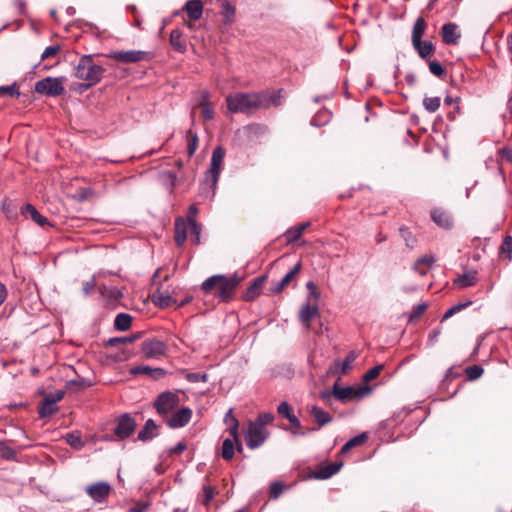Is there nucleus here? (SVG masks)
<instances>
[{
	"label": "nucleus",
	"instance_id": "1",
	"mask_svg": "<svg viewBox=\"0 0 512 512\" xmlns=\"http://www.w3.org/2000/svg\"><path fill=\"white\" fill-rule=\"evenodd\" d=\"M282 90L276 92H237L226 97L227 109L231 113L251 114L260 109L281 105Z\"/></svg>",
	"mask_w": 512,
	"mask_h": 512
},
{
	"label": "nucleus",
	"instance_id": "2",
	"mask_svg": "<svg viewBox=\"0 0 512 512\" xmlns=\"http://www.w3.org/2000/svg\"><path fill=\"white\" fill-rule=\"evenodd\" d=\"M240 279L235 276L213 275L207 278L201 285L205 293H212L222 302H229L236 292Z\"/></svg>",
	"mask_w": 512,
	"mask_h": 512
},
{
	"label": "nucleus",
	"instance_id": "3",
	"mask_svg": "<svg viewBox=\"0 0 512 512\" xmlns=\"http://www.w3.org/2000/svg\"><path fill=\"white\" fill-rule=\"evenodd\" d=\"M105 69L94 62L92 55L82 56L74 68V76L84 81V84H79L83 90H86L97 83L103 77Z\"/></svg>",
	"mask_w": 512,
	"mask_h": 512
},
{
	"label": "nucleus",
	"instance_id": "4",
	"mask_svg": "<svg viewBox=\"0 0 512 512\" xmlns=\"http://www.w3.org/2000/svg\"><path fill=\"white\" fill-rule=\"evenodd\" d=\"M169 279V275H162V269L156 270L152 277L153 285L158 286L157 290L152 295L153 303L160 308H167L176 303V300L172 298L168 293L160 290V286L162 285V281H167Z\"/></svg>",
	"mask_w": 512,
	"mask_h": 512
},
{
	"label": "nucleus",
	"instance_id": "5",
	"mask_svg": "<svg viewBox=\"0 0 512 512\" xmlns=\"http://www.w3.org/2000/svg\"><path fill=\"white\" fill-rule=\"evenodd\" d=\"M63 78L46 77L35 83V92L51 97L60 96L65 92Z\"/></svg>",
	"mask_w": 512,
	"mask_h": 512
},
{
	"label": "nucleus",
	"instance_id": "6",
	"mask_svg": "<svg viewBox=\"0 0 512 512\" xmlns=\"http://www.w3.org/2000/svg\"><path fill=\"white\" fill-rule=\"evenodd\" d=\"M224 157L225 150L220 146L216 147L212 153L210 169L207 171L205 177L206 183H210L213 189H215L217 185Z\"/></svg>",
	"mask_w": 512,
	"mask_h": 512
},
{
	"label": "nucleus",
	"instance_id": "7",
	"mask_svg": "<svg viewBox=\"0 0 512 512\" xmlns=\"http://www.w3.org/2000/svg\"><path fill=\"white\" fill-rule=\"evenodd\" d=\"M167 351V344L156 338L147 339L141 345V352L146 359H158L164 356Z\"/></svg>",
	"mask_w": 512,
	"mask_h": 512
},
{
	"label": "nucleus",
	"instance_id": "8",
	"mask_svg": "<svg viewBox=\"0 0 512 512\" xmlns=\"http://www.w3.org/2000/svg\"><path fill=\"white\" fill-rule=\"evenodd\" d=\"M266 429H262L253 423L249 422L248 427L245 431V441L250 449H256L260 447L268 437Z\"/></svg>",
	"mask_w": 512,
	"mask_h": 512
},
{
	"label": "nucleus",
	"instance_id": "9",
	"mask_svg": "<svg viewBox=\"0 0 512 512\" xmlns=\"http://www.w3.org/2000/svg\"><path fill=\"white\" fill-rule=\"evenodd\" d=\"M107 56L120 63H137L149 59V53L140 50L113 51Z\"/></svg>",
	"mask_w": 512,
	"mask_h": 512
},
{
	"label": "nucleus",
	"instance_id": "10",
	"mask_svg": "<svg viewBox=\"0 0 512 512\" xmlns=\"http://www.w3.org/2000/svg\"><path fill=\"white\" fill-rule=\"evenodd\" d=\"M179 404L178 396L170 391L161 393L156 401L155 408L159 414H168L174 410Z\"/></svg>",
	"mask_w": 512,
	"mask_h": 512
},
{
	"label": "nucleus",
	"instance_id": "11",
	"mask_svg": "<svg viewBox=\"0 0 512 512\" xmlns=\"http://www.w3.org/2000/svg\"><path fill=\"white\" fill-rule=\"evenodd\" d=\"M135 428V420L129 414H124L117 420L114 433L118 438L124 439L130 436L134 432Z\"/></svg>",
	"mask_w": 512,
	"mask_h": 512
},
{
	"label": "nucleus",
	"instance_id": "12",
	"mask_svg": "<svg viewBox=\"0 0 512 512\" xmlns=\"http://www.w3.org/2000/svg\"><path fill=\"white\" fill-rule=\"evenodd\" d=\"M86 493L97 503H101L109 496L111 486L106 482H97L86 487Z\"/></svg>",
	"mask_w": 512,
	"mask_h": 512
},
{
	"label": "nucleus",
	"instance_id": "13",
	"mask_svg": "<svg viewBox=\"0 0 512 512\" xmlns=\"http://www.w3.org/2000/svg\"><path fill=\"white\" fill-rule=\"evenodd\" d=\"M301 263H296L293 268L278 282H275L271 286V292L279 294L284 288H286L300 273Z\"/></svg>",
	"mask_w": 512,
	"mask_h": 512
},
{
	"label": "nucleus",
	"instance_id": "14",
	"mask_svg": "<svg viewBox=\"0 0 512 512\" xmlns=\"http://www.w3.org/2000/svg\"><path fill=\"white\" fill-rule=\"evenodd\" d=\"M130 373L133 375H146L153 380L163 378L166 374L165 370L162 368H153L147 365L134 366L130 369Z\"/></svg>",
	"mask_w": 512,
	"mask_h": 512
},
{
	"label": "nucleus",
	"instance_id": "15",
	"mask_svg": "<svg viewBox=\"0 0 512 512\" xmlns=\"http://www.w3.org/2000/svg\"><path fill=\"white\" fill-rule=\"evenodd\" d=\"M192 417V411L189 408H182L176 411L168 419L167 423L171 428H179L185 426Z\"/></svg>",
	"mask_w": 512,
	"mask_h": 512
},
{
	"label": "nucleus",
	"instance_id": "16",
	"mask_svg": "<svg viewBox=\"0 0 512 512\" xmlns=\"http://www.w3.org/2000/svg\"><path fill=\"white\" fill-rule=\"evenodd\" d=\"M342 462H334L324 466H320L314 471L313 476L316 479H328L335 475L342 467Z\"/></svg>",
	"mask_w": 512,
	"mask_h": 512
},
{
	"label": "nucleus",
	"instance_id": "17",
	"mask_svg": "<svg viewBox=\"0 0 512 512\" xmlns=\"http://www.w3.org/2000/svg\"><path fill=\"white\" fill-rule=\"evenodd\" d=\"M318 308L316 305H311L307 303L302 306L299 314V319L301 323L307 328L310 329L311 320L318 316Z\"/></svg>",
	"mask_w": 512,
	"mask_h": 512
},
{
	"label": "nucleus",
	"instance_id": "18",
	"mask_svg": "<svg viewBox=\"0 0 512 512\" xmlns=\"http://www.w3.org/2000/svg\"><path fill=\"white\" fill-rule=\"evenodd\" d=\"M277 411H278L279 415L286 418L291 423V425L295 428L293 433L294 434L298 433V430L301 427V423H300L299 419L294 414H292L290 405L287 402H281L277 408Z\"/></svg>",
	"mask_w": 512,
	"mask_h": 512
},
{
	"label": "nucleus",
	"instance_id": "19",
	"mask_svg": "<svg viewBox=\"0 0 512 512\" xmlns=\"http://www.w3.org/2000/svg\"><path fill=\"white\" fill-rule=\"evenodd\" d=\"M190 231L189 220L185 221L182 218H178L175 221V241L177 245L181 246L186 238L187 233Z\"/></svg>",
	"mask_w": 512,
	"mask_h": 512
},
{
	"label": "nucleus",
	"instance_id": "20",
	"mask_svg": "<svg viewBox=\"0 0 512 512\" xmlns=\"http://www.w3.org/2000/svg\"><path fill=\"white\" fill-rule=\"evenodd\" d=\"M442 38L447 44H456L460 38L457 25L454 23L444 24L442 27Z\"/></svg>",
	"mask_w": 512,
	"mask_h": 512
},
{
	"label": "nucleus",
	"instance_id": "21",
	"mask_svg": "<svg viewBox=\"0 0 512 512\" xmlns=\"http://www.w3.org/2000/svg\"><path fill=\"white\" fill-rule=\"evenodd\" d=\"M183 9L187 12L191 20L196 21L202 16L203 3L200 0H189L186 2Z\"/></svg>",
	"mask_w": 512,
	"mask_h": 512
},
{
	"label": "nucleus",
	"instance_id": "22",
	"mask_svg": "<svg viewBox=\"0 0 512 512\" xmlns=\"http://www.w3.org/2000/svg\"><path fill=\"white\" fill-rule=\"evenodd\" d=\"M218 493L216 487L211 486L206 479L202 485L201 492L198 494V500L206 507L209 506L215 495Z\"/></svg>",
	"mask_w": 512,
	"mask_h": 512
},
{
	"label": "nucleus",
	"instance_id": "23",
	"mask_svg": "<svg viewBox=\"0 0 512 512\" xmlns=\"http://www.w3.org/2000/svg\"><path fill=\"white\" fill-rule=\"evenodd\" d=\"M199 106L205 120H211L214 117V109L210 103V94L207 91L202 93Z\"/></svg>",
	"mask_w": 512,
	"mask_h": 512
},
{
	"label": "nucleus",
	"instance_id": "24",
	"mask_svg": "<svg viewBox=\"0 0 512 512\" xmlns=\"http://www.w3.org/2000/svg\"><path fill=\"white\" fill-rule=\"evenodd\" d=\"M434 263V258L425 255L419 258L413 265V270L420 275H426Z\"/></svg>",
	"mask_w": 512,
	"mask_h": 512
},
{
	"label": "nucleus",
	"instance_id": "25",
	"mask_svg": "<svg viewBox=\"0 0 512 512\" xmlns=\"http://www.w3.org/2000/svg\"><path fill=\"white\" fill-rule=\"evenodd\" d=\"M433 221L442 228H450L452 226V219L448 213L443 210L435 209L431 213Z\"/></svg>",
	"mask_w": 512,
	"mask_h": 512
},
{
	"label": "nucleus",
	"instance_id": "26",
	"mask_svg": "<svg viewBox=\"0 0 512 512\" xmlns=\"http://www.w3.org/2000/svg\"><path fill=\"white\" fill-rule=\"evenodd\" d=\"M57 409L56 400L51 399L50 397H45L39 406L38 413L40 417L46 418L53 415Z\"/></svg>",
	"mask_w": 512,
	"mask_h": 512
},
{
	"label": "nucleus",
	"instance_id": "27",
	"mask_svg": "<svg viewBox=\"0 0 512 512\" xmlns=\"http://www.w3.org/2000/svg\"><path fill=\"white\" fill-rule=\"evenodd\" d=\"M333 395L339 400H350L357 396V392L352 387L340 388L337 383L333 386Z\"/></svg>",
	"mask_w": 512,
	"mask_h": 512
},
{
	"label": "nucleus",
	"instance_id": "28",
	"mask_svg": "<svg viewBox=\"0 0 512 512\" xmlns=\"http://www.w3.org/2000/svg\"><path fill=\"white\" fill-rule=\"evenodd\" d=\"M157 426L152 419L146 421L144 427L138 434L140 441H147L152 439L156 435Z\"/></svg>",
	"mask_w": 512,
	"mask_h": 512
},
{
	"label": "nucleus",
	"instance_id": "29",
	"mask_svg": "<svg viewBox=\"0 0 512 512\" xmlns=\"http://www.w3.org/2000/svg\"><path fill=\"white\" fill-rule=\"evenodd\" d=\"M413 47L418 52L419 56L423 59L430 56L434 51V46L430 41H422L413 42Z\"/></svg>",
	"mask_w": 512,
	"mask_h": 512
},
{
	"label": "nucleus",
	"instance_id": "30",
	"mask_svg": "<svg viewBox=\"0 0 512 512\" xmlns=\"http://www.w3.org/2000/svg\"><path fill=\"white\" fill-rule=\"evenodd\" d=\"M477 280V273L475 271H470L459 276L455 280V284L460 288H466L475 285Z\"/></svg>",
	"mask_w": 512,
	"mask_h": 512
},
{
	"label": "nucleus",
	"instance_id": "31",
	"mask_svg": "<svg viewBox=\"0 0 512 512\" xmlns=\"http://www.w3.org/2000/svg\"><path fill=\"white\" fill-rule=\"evenodd\" d=\"M22 213L29 214L30 217L33 219V221H35L40 226H44V225L48 224L47 218L44 217L43 215H41L36 210V208L31 204L25 205L22 209Z\"/></svg>",
	"mask_w": 512,
	"mask_h": 512
},
{
	"label": "nucleus",
	"instance_id": "32",
	"mask_svg": "<svg viewBox=\"0 0 512 512\" xmlns=\"http://www.w3.org/2000/svg\"><path fill=\"white\" fill-rule=\"evenodd\" d=\"M310 225L309 222H306V223H301L297 226H294L292 228H290L289 230H287L286 232V239L289 243L291 242H294L296 240H298L301 235L303 234V232L305 231L306 228H308Z\"/></svg>",
	"mask_w": 512,
	"mask_h": 512
},
{
	"label": "nucleus",
	"instance_id": "33",
	"mask_svg": "<svg viewBox=\"0 0 512 512\" xmlns=\"http://www.w3.org/2000/svg\"><path fill=\"white\" fill-rule=\"evenodd\" d=\"M170 44L179 52L183 53L186 50V43L182 39V32L180 30L176 29L171 31Z\"/></svg>",
	"mask_w": 512,
	"mask_h": 512
},
{
	"label": "nucleus",
	"instance_id": "34",
	"mask_svg": "<svg viewBox=\"0 0 512 512\" xmlns=\"http://www.w3.org/2000/svg\"><path fill=\"white\" fill-rule=\"evenodd\" d=\"M311 415L320 426H323L332 420L329 413L317 406H313L311 408Z\"/></svg>",
	"mask_w": 512,
	"mask_h": 512
},
{
	"label": "nucleus",
	"instance_id": "35",
	"mask_svg": "<svg viewBox=\"0 0 512 512\" xmlns=\"http://www.w3.org/2000/svg\"><path fill=\"white\" fill-rule=\"evenodd\" d=\"M132 317L126 313H120L116 316L114 326L119 331H126L131 327Z\"/></svg>",
	"mask_w": 512,
	"mask_h": 512
},
{
	"label": "nucleus",
	"instance_id": "36",
	"mask_svg": "<svg viewBox=\"0 0 512 512\" xmlns=\"http://www.w3.org/2000/svg\"><path fill=\"white\" fill-rule=\"evenodd\" d=\"M425 29H426V22L423 18L419 17L415 21L414 26H413L412 36H411L412 43L418 42L419 40H421V38L425 32Z\"/></svg>",
	"mask_w": 512,
	"mask_h": 512
},
{
	"label": "nucleus",
	"instance_id": "37",
	"mask_svg": "<svg viewBox=\"0 0 512 512\" xmlns=\"http://www.w3.org/2000/svg\"><path fill=\"white\" fill-rule=\"evenodd\" d=\"M234 442H235L234 438L233 439L227 438L223 441L221 456L226 461L231 460L234 456V450H235Z\"/></svg>",
	"mask_w": 512,
	"mask_h": 512
},
{
	"label": "nucleus",
	"instance_id": "38",
	"mask_svg": "<svg viewBox=\"0 0 512 512\" xmlns=\"http://www.w3.org/2000/svg\"><path fill=\"white\" fill-rule=\"evenodd\" d=\"M264 281H265L264 277H259V278L255 279L254 282L247 289L246 298L247 299L255 298L260 293V290L264 284Z\"/></svg>",
	"mask_w": 512,
	"mask_h": 512
},
{
	"label": "nucleus",
	"instance_id": "39",
	"mask_svg": "<svg viewBox=\"0 0 512 512\" xmlns=\"http://www.w3.org/2000/svg\"><path fill=\"white\" fill-rule=\"evenodd\" d=\"M238 426L239 422L236 418H232V426L229 428L230 435L234 438V441L236 443V450L241 453L243 450V445L239 440L238 436Z\"/></svg>",
	"mask_w": 512,
	"mask_h": 512
},
{
	"label": "nucleus",
	"instance_id": "40",
	"mask_svg": "<svg viewBox=\"0 0 512 512\" xmlns=\"http://www.w3.org/2000/svg\"><path fill=\"white\" fill-rule=\"evenodd\" d=\"M187 141H188V148H187V151H188V155L191 157L195 151L197 150V147H198V136L195 132H193L192 130H189L187 132Z\"/></svg>",
	"mask_w": 512,
	"mask_h": 512
},
{
	"label": "nucleus",
	"instance_id": "41",
	"mask_svg": "<svg viewBox=\"0 0 512 512\" xmlns=\"http://www.w3.org/2000/svg\"><path fill=\"white\" fill-rule=\"evenodd\" d=\"M189 226H190V233L192 235V241L194 244L198 245L200 244V232H201V226L195 221V219H192L189 217Z\"/></svg>",
	"mask_w": 512,
	"mask_h": 512
},
{
	"label": "nucleus",
	"instance_id": "42",
	"mask_svg": "<svg viewBox=\"0 0 512 512\" xmlns=\"http://www.w3.org/2000/svg\"><path fill=\"white\" fill-rule=\"evenodd\" d=\"M366 435L361 434L358 436H355L354 438L350 439L347 443L344 444V446L341 448V453L348 452L352 447L361 445L366 440Z\"/></svg>",
	"mask_w": 512,
	"mask_h": 512
},
{
	"label": "nucleus",
	"instance_id": "43",
	"mask_svg": "<svg viewBox=\"0 0 512 512\" xmlns=\"http://www.w3.org/2000/svg\"><path fill=\"white\" fill-rule=\"evenodd\" d=\"M440 101L439 97H426L423 100V106L428 112L433 113L440 107Z\"/></svg>",
	"mask_w": 512,
	"mask_h": 512
},
{
	"label": "nucleus",
	"instance_id": "44",
	"mask_svg": "<svg viewBox=\"0 0 512 512\" xmlns=\"http://www.w3.org/2000/svg\"><path fill=\"white\" fill-rule=\"evenodd\" d=\"M274 418L275 416L272 413H261L252 423L262 429H265V426L270 424Z\"/></svg>",
	"mask_w": 512,
	"mask_h": 512
},
{
	"label": "nucleus",
	"instance_id": "45",
	"mask_svg": "<svg viewBox=\"0 0 512 512\" xmlns=\"http://www.w3.org/2000/svg\"><path fill=\"white\" fill-rule=\"evenodd\" d=\"M467 378L471 381L478 379L483 374L484 370L479 365H472L465 369Z\"/></svg>",
	"mask_w": 512,
	"mask_h": 512
},
{
	"label": "nucleus",
	"instance_id": "46",
	"mask_svg": "<svg viewBox=\"0 0 512 512\" xmlns=\"http://www.w3.org/2000/svg\"><path fill=\"white\" fill-rule=\"evenodd\" d=\"M9 95L11 97L18 98L20 96V92L18 90V86L16 83L8 86H0V96Z\"/></svg>",
	"mask_w": 512,
	"mask_h": 512
},
{
	"label": "nucleus",
	"instance_id": "47",
	"mask_svg": "<svg viewBox=\"0 0 512 512\" xmlns=\"http://www.w3.org/2000/svg\"><path fill=\"white\" fill-rule=\"evenodd\" d=\"M427 308H428L427 303L423 302V303L417 304L413 308V310L409 316V321L411 322V321H414V320L418 319L419 317H421L424 314V312L427 310Z\"/></svg>",
	"mask_w": 512,
	"mask_h": 512
},
{
	"label": "nucleus",
	"instance_id": "48",
	"mask_svg": "<svg viewBox=\"0 0 512 512\" xmlns=\"http://www.w3.org/2000/svg\"><path fill=\"white\" fill-rule=\"evenodd\" d=\"M500 253L507 254L508 258H512V237L506 236L500 246Z\"/></svg>",
	"mask_w": 512,
	"mask_h": 512
},
{
	"label": "nucleus",
	"instance_id": "49",
	"mask_svg": "<svg viewBox=\"0 0 512 512\" xmlns=\"http://www.w3.org/2000/svg\"><path fill=\"white\" fill-rule=\"evenodd\" d=\"M383 368H384L383 365H377V366L369 369L363 377L364 381L369 382V381L376 379L380 375Z\"/></svg>",
	"mask_w": 512,
	"mask_h": 512
},
{
	"label": "nucleus",
	"instance_id": "50",
	"mask_svg": "<svg viewBox=\"0 0 512 512\" xmlns=\"http://www.w3.org/2000/svg\"><path fill=\"white\" fill-rule=\"evenodd\" d=\"M185 378L187 381H189L191 383H197V382H206L208 379V376L205 373H187L185 375Z\"/></svg>",
	"mask_w": 512,
	"mask_h": 512
},
{
	"label": "nucleus",
	"instance_id": "51",
	"mask_svg": "<svg viewBox=\"0 0 512 512\" xmlns=\"http://www.w3.org/2000/svg\"><path fill=\"white\" fill-rule=\"evenodd\" d=\"M59 51H60L59 45L48 46L41 54V60H46L51 57H54L58 54Z\"/></svg>",
	"mask_w": 512,
	"mask_h": 512
},
{
	"label": "nucleus",
	"instance_id": "52",
	"mask_svg": "<svg viewBox=\"0 0 512 512\" xmlns=\"http://www.w3.org/2000/svg\"><path fill=\"white\" fill-rule=\"evenodd\" d=\"M429 70L430 72L437 76V77H441L444 75V68L442 67V65L437 62V61H430L429 62Z\"/></svg>",
	"mask_w": 512,
	"mask_h": 512
},
{
	"label": "nucleus",
	"instance_id": "53",
	"mask_svg": "<svg viewBox=\"0 0 512 512\" xmlns=\"http://www.w3.org/2000/svg\"><path fill=\"white\" fill-rule=\"evenodd\" d=\"M0 452L2 456L8 460L14 459L16 455L15 451L3 442H0Z\"/></svg>",
	"mask_w": 512,
	"mask_h": 512
},
{
	"label": "nucleus",
	"instance_id": "54",
	"mask_svg": "<svg viewBox=\"0 0 512 512\" xmlns=\"http://www.w3.org/2000/svg\"><path fill=\"white\" fill-rule=\"evenodd\" d=\"M306 287L309 291V300L314 299L315 301H317L319 299L320 293L318 292L316 284L312 281H309L306 284Z\"/></svg>",
	"mask_w": 512,
	"mask_h": 512
},
{
	"label": "nucleus",
	"instance_id": "55",
	"mask_svg": "<svg viewBox=\"0 0 512 512\" xmlns=\"http://www.w3.org/2000/svg\"><path fill=\"white\" fill-rule=\"evenodd\" d=\"M355 358L356 356L353 352L349 353V355L341 364V373L345 374L351 368V363L355 360Z\"/></svg>",
	"mask_w": 512,
	"mask_h": 512
},
{
	"label": "nucleus",
	"instance_id": "56",
	"mask_svg": "<svg viewBox=\"0 0 512 512\" xmlns=\"http://www.w3.org/2000/svg\"><path fill=\"white\" fill-rule=\"evenodd\" d=\"M283 486L279 482H275L270 487V495L273 498L279 497V495L282 493Z\"/></svg>",
	"mask_w": 512,
	"mask_h": 512
},
{
	"label": "nucleus",
	"instance_id": "57",
	"mask_svg": "<svg viewBox=\"0 0 512 512\" xmlns=\"http://www.w3.org/2000/svg\"><path fill=\"white\" fill-rule=\"evenodd\" d=\"M148 507L149 505L146 502H137L129 509V512H145Z\"/></svg>",
	"mask_w": 512,
	"mask_h": 512
},
{
	"label": "nucleus",
	"instance_id": "58",
	"mask_svg": "<svg viewBox=\"0 0 512 512\" xmlns=\"http://www.w3.org/2000/svg\"><path fill=\"white\" fill-rule=\"evenodd\" d=\"M96 286V282H95V279H91L89 281H86L84 284H83V291H84V294L85 295H88L91 293V291H93V289L95 288Z\"/></svg>",
	"mask_w": 512,
	"mask_h": 512
},
{
	"label": "nucleus",
	"instance_id": "59",
	"mask_svg": "<svg viewBox=\"0 0 512 512\" xmlns=\"http://www.w3.org/2000/svg\"><path fill=\"white\" fill-rule=\"evenodd\" d=\"M501 159L506 160L507 162L512 161V149L510 148H502L500 151Z\"/></svg>",
	"mask_w": 512,
	"mask_h": 512
},
{
	"label": "nucleus",
	"instance_id": "60",
	"mask_svg": "<svg viewBox=\"0 0 512 512\" xmlns=\"http://www.w3.org/2000/svg\"><path fill=\"white\" fill-rule=\"evenodd\" d=\"M186 449H187L186 444L184 442H179L174 447H172L170 449V454H181Z\"/></svg>",
	"mask_w": 512,
	"mask_h": 512
},
{
	"label": "nucleus",
	"instance_id": "61",
	"mask_svg": "<svg viewBox=\"0 0 512 512\" xmlns=\"http://www.w3.org/2000/svg\"><path fill=\"white\" fill-rule=\"evenodd\" d=\"M132 339L127 337H119V338H111L109 339L108 343L111 346H116L119 343H131Z\"/></svg>",
	"mask_w": 512,
	"mask_h": 512
},
{
	"label": "nucleus",
	"instance_id": "62",
	"mask_svg": "<svg viewBox=\"0 0 512 512\" xmlns=\"http://www.w3.org/2000/svg\"><path fill=\"white\" fill-rule=\"evenodd\" d=\"M14 6L19 11V13H24L26 4L23 0H14Z\"/></svg>",
	"mask_w": 512,
	"mask_h": 512
},
{
	"label": "nucleus",
	"instance_id": "63",
	"mask_svg": "<svg viewBox=\"0 0 512 512\" xmlns=\"http://www.w3.org/2000/svg\"><path fill=\"white\" fill-rule=\"evenodd\" d=\"M108 295L113 299H118L122 296V293L117 288H111Z\"/></svg>",
	"mask_w": 512,
	"mask_h": 512
},
{
	"label": "nucleus",
	"instance_id": "64",
	"mask_svg": "<svg viewBox=\"0 0 512 512\" xmlns=\"http://www.w3.org/2000/svg\"><path fill=\"white\" fill-rule=\"evenodd\" d=\"M67 440L73 446H77V445L81 444V441H80L79 437H76V436H74L72 434L68 435Z\"/></svg>",
	"mask_w": 512,
	"mask_h": 512
}]
</instances>
